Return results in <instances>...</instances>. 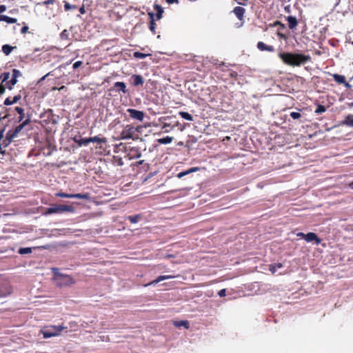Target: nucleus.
<instances>
[{
  "instance_id": "f257e3e1",
  "label": "nucleus",
  "mask_w": 353,
  "mask_h": 353,
  "mask_svg": "<svg viewBox=\"0 0 353 353\" xmlns=\"http://www.w3.org/2000/svg\"><path fill=\"white\" fill-rule=\"evenodd\" d=\"M279 57L288 65L292 67H299L311 61L309 54L292 52H279Z\"/></svg>"
},
{
  "instance_id": "f03ea898",
  "label": "nucleus",
  "mask_w": 353,
  "mask_h": 353,
  "mask_svg": "<svg viewBox=\"0 0 353 353\" xmlns=\"http://www.w3.org/2000/svg\"><path fill=\"white\" fill-rule=\"evenodd\" d=\"M68 327L63 325H49L43 327L41 332L44 339L57 336L61 334V332L67 330Z\"/></svg>"
},
{
  "instance_id": "7ed1b4c3",
  "label": "nucleus",
  "mask_w": 353,
  "mask_h": 353,
  "mask_svg": "<svg viewBox=\"0 0 353 353\" xmlns=\"http://www.w3.org/2000/svg\"><path fill=\"white\" fill-rule=\"evenodd\" d=\"M137 129L132 126V125H125L121 133V139H132L135 140L138 139Z\"/></svg>"
},
{
  "instance_id": "20e7f679",
  "label": "nucleus",
  "mask_w": 353,
  "mask_h": 353,
  "mask_svg": "<svg viewBox=\"0 0 353 353\" xmlns=\"http://www.w3.org/2000/svg\"><path fill=\"white\" fill-rule=\"evenodd\" d=\"M74 208L69 205H59L53 207L48 208L46 210L45 214H51L54 213H61L63 212H73Z\"/></svg>"
},
{
  "instance_id": "39448f33",
  "label": "nucleus",
  "mask_w": 353,
  "mask_h": 353,
  "mask_svg": "<svg viewBox=\"0 0 353 353\" xmlns=\"http://www.w3.org/2000/svg\"><path fill=\"white\" fill-rule=\"evenodd\" d=\"M57 285L59 287L68 286L74 283L72 277L69 275L59 274L55 278Z\"/></svg>"
},
{
  "instance_id": "423d86ee",
  "label": "nucleus",
  "mask_w": 353,
  "mask_h": 353,
  "mask_svg": "<svg viewBox=\"0 0 353 353\" xmlns=\"http://www.w3.org/2000/svg\"><path fill=\"white\" fill-rule=\"evenodd\" d=\"M129 113V116L132 119H136L139 121H142L144 119V112L135 109L129 108L127 110Z\"/></svg>"
},
{
  "instance_id": "0eeeda50",
  "label": "nucleus",
  "mask_w": 353,
  "mask_h": 353,
  "mask_svg": "<svg viewBox=\"0 0 353 353\" xmlns=\"http://www.w3.org/2000/svg\"><path fill=\"white\" fill-rule=\"evenodd\" d=\"M11 292L10 285L6 281H0V298L6 296L11 294Z\"/></svg>"
},
{
  "instance_id": "6e6552de",
  "label": "nucleus",
  "mask_w": 353,
  "mask_h": 353,
  "mask_svg": "<svg viewBox=\"0 0 353 353\" xmlns=\"http://www.w3.org/2000/svg\"><path fill=\"white\" fill-rule=\"evenodd\" d=\"M57 196L61 197V198H75V199H86L88 196L86 194H67L63 192H59L56 194Z\"/></svg>"
},
{
  "instance_id": "1a4fd4ad",
  "label": "nucleus",
  "mask_w": 353,
  "mask_h": 353,
  "mask_svg": "<svg viewBox=\"0 0 353 353\" xmlns=\"http://www.w3.org/2000/svg\"><path fill=\"white\" fill-rule=\"evenodd\" d=\"M178 277V276H174V275H161V276H159L155 280L148 283V284H145L144 286L145 287H147V286H149V285H156L158 283L162 281H164V280H166V279H174V278H176Z\"/></svg>"
},
{
  "instance_id": "9d476101",
  "label": "nucleus",
  "mask_w": 353,
  "mask_h": 353,
  "mask_svg": "<svg viewBox=\"0 0 353 353\" xmlns=\"http://www.w3.org/2000/svg\"><path fill=\"white\" fill-rule=\"evenodd\" d=\"M130 80L132 81V84L136 87L142 86L144 83L143 78L140 74H132Z\"/></svg>"
},
{
  "instance_id": "9b49d317",
  "label": "nucleus",
  "mask_w": 353,
  "mask_h": 353,
  "mask_svg": "<svg viewBox=\"0 0 353 353\" xmlns=\"http://www.w3.org/2000/svg\"><path fill=\"white\" fill-rule=\"evenodd\" d=\"M307 242L314 241L316 245H319L321 243V239L314 232H308L305 234V239Z\"/></svg>"
},
{
  "instance_id": "f8f14e48",
  "label": "nucleus",
  "mask_w": 353,
  "mask_h": 353,
  "mask_svg": "<svg viewBox=\"0 0 353 353\" xmlns=\"http://www.w3.org/2000/svg\"><path fill=\"white\" fill-rule=\"evenodd\" d=\"M235 16L239 19L242 21L244 17V14L245 12V10L243 7L237 6L235 7L232 11Z\"/></svg>"
},
{
  "instance_id": "ddd939ff",
  "label": "nucleus",
  "mask_w": 353,
  "mask_h": 353,
  "mask_svg": "<svg viewBox=\"0 0 353 353\" xmlns=\"http://www.w3.org/2000/svg\"><path fill=\"white\" fill-rule=\"evenodd\" d=\"M257 48L261 51L274 52V48L272 46L265 44L262 41L257 43Z\"/></svg>"
},
{
  "instance_id": "4468645a",
  "label": "nucleus",
  "mask_w": 353,
  "mask_h": 353,
  "mask_svg": "<svg viewBox=\"0 0 353 353\" xmlns=\"http://www.w3.org/2000/svg\"><path fill=\"white\" fill-rule=\"evenodd\" d=\"M148 16L150 17V26L149 28L150 30L152 32L153 34H156V23H155V19H154V14L152 12H149Z\"/></svg>"
},
{
  "instance_id": "2eb2a0df",
  "label": "nucleus",
  "mask_w": 353,
  "mask_h": 353,
  "mask_svg": "<svg viewBox=\"0 0 353 353\" xmlns=\"http://www.w3.org/2000/svg\"><path fill=\"white\" fill-rule=\"evenodd\" d=\"M334 80L339 84H345L346 87H349L350 85L346 82L345 77L338 74H333Z\"/></svg>"
},
{
  "instance_id": "dca6fc26",
  "label": "nucleus",
  "mask_w": 353,
  "mask_h": 353,
  "mask_svg": "<svg viewBox=\"0 0 353 353\" xmlns=\"http://www.w3.org/2000/svg\"><path fill=\"white\" fill-rule=\"evenodd\" d=\"M154 9L157 11L156 14H154V19L156 20H159L162 18L163 13V8L158 4L154 5Z\"/></svg>"
},
{
  "instance_id": "f3484780",
  "label": "nucleus",
  "mask_w": 353,
  "mask_h": 353,
  "mask_svg": "<svg viewBox=\"0 0 353 353\" xmlns=\"http://www.w3.org/2000/svg\"><path fill=\"white\" fill-rule=\"evenodd\" d=\"M287 21L288 22V27L290 29L295 28L298 24L297 19L296 17L292 16H288L287 17Z\"/></svg>"
},
{
  "instance_id": "a211bd4d",
  "label": "nucleus",
  "mask_w": 353,
  "mask_h": 353,
  "mask_svg": "<svg viewBox=\"0 0 353 353\" xmlns=\"http://www.w3.org/2000/svg\"><path fill=\"white\" fill-rule=\"evenodd\" d=\"M199 170V167H194V168H191L185 171H183V172H181L177 174V177L179 179H181L182 178L183 176L187 175V174H189L190 173H192V172H194L196 171H198Z\"/></svg>"
},
{
  "instance_id": "6ab92c4d",
  "label": "nucleus",
  "mask_w": 353,
  "mask_h": 353,
  "mask_svg": "<svg viewBox=\"0 0 353 353\" xmlns=\"http://www.w3.org/2000/svg\"><path fill=\"white\" fill-rule=\"evenodd\" d=\"M114 88H117L118 91H121L123 93H127L128 90L126 89V85L123 82H116L114 85Z\"/></svg>"
},
{
  "instance_id": "aec40b11",
  "label": "nucleus",
  "mask_w": 353,
  "mask_h": 353,
  "mask_svg": "<svg viewBox=\"0 0 353 353\" xmlns=\"http://www.w3.org/2000/svg\"><path fill=\"white\" fill-rule=\"evenodd\" d=\"M30 122V119H27L25 121H22L21 124L17 125L13 130L18 135L19 132L23 130V128L28 125Z\"/></svg>"
},
{
  "instance_id": "412c9836",
  "label": "nucleus",
  "mask_w": 353,
  "mask_h": 353,
  "mask_svg": "<svg viewBox=\"0 0 353 353\" xmlns=\"http://www.w3.org/2000/svg\"><path fill=\"white\" fill-rule=\"evenodd\" d=\"M74 141L75 143L78 144L79 146L81 145H87L88 143H90V139L89 138H74Z\"/></svg>"
},
{
  "instance_id": "4be33fe9",
  "label": "nucleus",
  "mask_w": 353,
  "mask_h": 353,
  "mask_svg": "<svg viewBox=\"0 0 353 353\" xmlns=\"http://www.w3.org/2000/svg\"><path fill=\"white\" fill-rule=\"evenodd\" d=\"M125 219L130 221L131 223H136L141 219V215L136 214L134 216H128Z\"/></svg>"
},
{
  "instance_id": "5701e85b",
  "label": "nucleus",
  "mask_w": 353,
  "mask_h": 353,
  "mask_svg": "<svg viewBox=\"0 0 353 353\" xmlns=\"http://www.w3.org/2000/svg\"><path fill=\"white\" fill-rule=\"evenodd\" d=\"M89 139H90V143L96 142L97 143H106L107 142V140L105 138H100L98 136H95L94 137H90Z\"/></svg>"
},
{
  "instance_id": "b1692460",
  "label": "nucleus",
  "mask_w": 353,
  "mask_h": 353,
  "mask_svg": "<svg viewBox=\"0 0 353 353\" xmlns=\"http://www.w3.org/2000/svg\"><path fill=\"white\" fill-rule=\"evenodd\" d=\"M14 49V47L8 45V44H6V45H3L2 46V52L6 54V55H9L12 50Z\"/></svg>"
},
{
  "instance_id": "393cba45",
  "label": "nucleus",
  "mask_w": 353,
  "mask_h": 353,
  "mask_svg": "<svg viewBox=\"0 0 353 353\" xmlns=\"http://www.w3.org/2000/svg\"><path fill=\"white\" fill-rule=\"evenodd\" d=\"M173 140V138L171 137H165L161 139H159L157 140L159 143L161 144H169Z\"/></svg>"
},
{
  "instance_id": "a878e982",
  "label": "nucleus",
  "mask_w": 353,
  "mask_h": 353,
  "mask_svg": "<svg viewBox=\"0 0 353 353\" xmlns=\"http://www.w3.org/2000/svg\"><path fill=\"white\" fill-rule=\"evenodd\" d=\"M179 114L184 119L187 121H193V117L187 112H179Z\"/></svg>"
},
{
  "instance_id": "bb28decb",
  "label": "nucleus",
  "mask_w": 353,
  "mask_h": 353,
  "mask_svg": "<svg viewBox=\"0 0 353 353\" xmlns=\"http://www.w3.org/2000/svg\"><path fill=\"white\" fill-rule=\"evenodd\" d=\"M15 110L19 114V121H22L24 118V110L21 107H16Z\"/></svg>"
},
{
  "instance_id": "cd10ccee",
  "label": "nucleus",
  "mask_w": 353,
  "mask_h": 353,
  "mask_svg": "<svg viewBox=\"0 0 353 353\" xmlns=\"http://www.w3.org/2000/svg\"><path fill=\"white\" fill-rule=\"evenodd\" d=\"M343 123L348 126H353V115H347Z\"/></svg>"
},
{
  "instance_id": "c85d7f7f",
  "label": "nucleus",
  "mask_w": 353,
  "mask_h": 353,
  "mask_svg": "<svg viewBox=\"0 0 353 353\" xmlns=\"http://www.w3.org/2000/svg\"><path fill=\"white\" fill-rule=\"evenodd\" d=\"M17 136L18 135L15 133V132L13 130H10L7 132L6 137H7L8 139H10L12 141V140Z\"/></svg>"
},
{
  "instance_id": "c756f323",
  "label": "nucleus",
  "mask_w": 353,
  "mask_h": 353,
  "mask_svg": "<svg viewBox=\"0 0 353 353\" xmlns=\"http://www.w3.org/2000/svg\"><path fill=\"white\" fill-rule=\"evenodd\" d=\"M174 325L176 326V327H181V326H183L185 327L186 329H188L189 327H190V323L188 321H177V322H175L174 323Z\"/></svg>"
},
{
  "instance_id": "7c9ffc66",
  "label": "nucleus",
  "mask_w": 353,
  "mask_h": 353,
  "mask_svg": "<svg viewBox=\"0 0 353 353\" xmlns=\"http://www.w3.org/2000/svg\"><path fill=\"white\" fill-rule=\"evenodd\" d=\"M18 253L20 254H27L32 253L31 248H21L18 250Z\"/></svg>"
},
{
  "instance_id": "2f4dec72",
  "label": "nucleus",
  "mask_w": 353,
  "mask_h": 353,
  "mask_svg": "<svg viewBox=\"0 0 353 353\" xmlns=\"http://www.w3.org/2000/svg\"><path fill=\"white\" fill-rule=\"evenodd\" d=\"M282 267V264L279 263H275L274 265H270V271L274 274V272H276V270L278 268H281Z\"/></svg>"
},
{
  "instance_id": "473e14b6",
  "label": "nucleus",
  "mask_w": 353,
  "mask_h": 353,
  "mask_svg": "<svg viewBox=\"0 0 353 353\" xmlns=\"http://www.w3.org/2000/svg\"><path fill=\"white\" fill-rule=\"evenodd\" d=\"M8 23H14L17 21V19L15 18L10 17L8 16L4 15L3 17V21Z\"/></svg>"
},
{
  "instance_id": "72a5a7b5",
  "label": "nucleus",
  "mask_w": 353,
  "mask_h": 353,
  "mask_svg": "<svg viewBox=\"0 0 353 353\" xmlns=\"http://www.w3.org/2000/svg\"><path fill=\"white\" fill-rule=\"evenodd\" d=\"M17 79L12 77V79L6 83L7 88L9 90H12V86L14 85L17 83Z\"/></svg>"
},
{
  "instance_id": "f704fd0d",
  "label": "nucleus",
  "mask_w": 353,
  "mask_h": 353,
  "mask_svg": "<svg viewBox=\"0 0 353 353\" xmlns=\"http://www.w3.org/2000/svg\"><path fill=\"white\" fill-rule=\"evenodd\" d=\"M290 116L294 120H299L302 118V115L298 112H292Z\"/></svg>"
},
{
  "instance_id": "c9c22d12",
  "label": "nucleus",
  "mask_w": 353,
  "mask_h": 353,
  "mask_svg": "<svg viewBox=\"0 0 353 353\" xmlns=\"http://www.w3.org/2000/svg\"><path fill=\"white\" fill-rule=\"evenodd\" d=\"M77 6L75 5H71L68 1H64V9L65 11L72 10V9H77Z\"/></svg>"
},
{
  "instance_id": "e433bc0d",
  "label": "nucleus",
  "mask_w": 353,
  "mask_h": 353,
  "mask_svg": "<svg viewBox=\"0 0 353 353\" xmlns=\"http://www.w3.org/2000/svg\"><path fill=\"white\" fill-rule=\"evenodd\" d=\"M148 55L149 54H144L140 52H135L133 54L134 57L137 59H145Z\"/></svg>"
},
{
  "instance_id": "4c0bfd02",
  "label": "nucleus",
  "mask_w": 353,
  "mask_h": 353,
  "mask_svg": "<svg viewBox=\"0 0 353 353\" xmlns=\"http://www.w3.org/2000/svg\"><path fill=\"white\" fill-rule=\"evenodd\" d=\"M325 110H326L325 107L323 105L319 104V105H318V106L315 110V113L321 114V113L325 112Z\"/></svg>"
},
{
  "instance_id": "58836bf2",
  "label": "nucleus",
  "mask_w": 353,
  "mask_h": 353,
  "mask_svg": "<svg viewBox=\"0 0 353 353\" xmlns=\"http://www.w3.org/2000/svg\"><path fill=\"white\" fill-rule=\"evenodd\" d=\"M60 37L62 40L68 39L69 37V32L67 30H64L61 32L60 34Z\"/></svg>"
},
{
  "instance_id": "ea45409f",
  "label": "nucleus",
  "mask_w": 353,
  "mask_h": 353,
  "mask_svg": "<svg viewBox=\"0 0 353 353\" xmlns=\"http://www.w3.org/2000/svg\"><path fill=\"white\" fill-rule=\"evenodd\" d=\"M130 152L132 153V155H134L136 157H140L141 153L139 152V150L136 148H132L130 150Z\"/></svg>"
},
{
  "instance_id": "a19ab883",
  "label": "nucleus",
  "mask_w": 353,
  "mask_h": 353,
  "mask_svg": "<svg viewBox=\"0 0 353 353\" xmlns=\"http://www.w3.org/2000/svg\"><path fill=\"white\" fill-rule=\"evenodd\" d=\"M11 142H12V141H11V140L8 139V138H7V137H5V139H4L3 140V141H2V145H3L4 148H6V147H8V146L10 144V143H11Z\"/></svg>"
},
{
  "instance_id": "79ce46f5",
  "label": "nucleus",
  "mask_w": 353,
  "mask_h": 353,
  "mask_svg": "<svg viewBox=\"0 0 353 353\" xmlns=\"http://www.w3.org/2000/svg\"><path fill=\"white\" fill-rule=\"evenodd\" d=\"M21 75V72L17 70V69H14L12 70V77L15 78V79H17L18 77H19Z\"/></svg>"
},
{
  "instance_id": "37998d69",
  "label": "nucleus",
  "mask_w": 353,
  "mask_h": 353,
  "mask_svg": "<svg viewBox=\"0 0 353 353\" xmlns=\"http://www.w3.org/2000/svg\"><path fill=\"white\" fill-rule=\"evenodd\" d=\"M83 64V62L81 61H76L74 64H73V69H77L79 67H80L81 65Z\"/></svg>"
},
{
  "instance_id": "c03bdc74",
  "label": "nucleus",
  "mask_w": 353,
  "mask_h": 353,
  "mask_svg": "<svg viewBox=\"0 0 353 353\" xmlns=\"http://www.w3.org/2000/svg\"><path fill=\"white\" fill-rule=\"evenodd\" d=\"M3 103L5 105H10L14 104L12 100H11L10 97L6 98Z\"/></svg>"
},
{
  "instance_id": "a18cd8bd",
  "label": "nucleus",
  "mask_w": 353,
  "mask_h": 353,
  "mask_svg": "<svg viewBox=\"0 0 353 353\" xmlns=\"http://www.w3.org/2000/svg\"><path fill=\"white\" fill-rule=\"evenodd\" d=\"M28 29H29V28L28 26H26V25L23 26L21 29V33L23 34L27 33L28 31Z\"/></svg>"
},
{
  "instance_id": "49530a36",
  "label": "nucleus",
  "mask_w": 353,
  "mask_h": 353,
  "mask_svg": "<svg viewBox=\"0 0 353 353\" xmlns=\"http://www.w3.org/2000/svg\"><path fill=\"white\" fill-rule=\"evenodd\" d=\"M21 94H17V95H16V96H14V97H13V99H12V102H13L14 103H15L18 102V101L21 99Z\"/></svg>"
},
{
  "instance_id": "de8ad7c7",
  "label": "nucleus",
  "mask_w": 353,
  "mask_h": 353,
  "mask_svg": "<svg viewBox=\"0 0 353 353\" xmlns=\"http://www.w3.org/2000/svg\"><path fill=\"white\" fill-rule=\"evenodd\" d=\"M225 292H226L225 289H222L219 291L218 294L220 297H223L225 296Z\"/></svg>"
},
{
  "instance_id": "09e8293b",
  "label": "nucleus",
  "mask_w": 353,
  "mask_h": 353,
  "mask_svg": "<svg viewBox=\"0 0 353 353\" xmlns=\"http://www.w3.org/2000/svg\"><path fill=\"white\" fill-rule=\"evenodd\" d=\"M55 2V0H46L43 2L44 5H50L53 4Z\"/></svg>"
},
{
  "instance_id": "8fccbe9b",
  "label": "nucleus",
  "mask_w": 353,
  "mask_h": 353,
  "mask_svg": "<svg viewBox=\"0 0 353 353\" xmlns=\"http://www.w3.org/2000/svg\"><path fill=\"white\" fill-rule=\"evenodd\" d=\"M305 234H304L303 232H299V233L296 234V236L298 237H301V238H302L303 239H305Z\"/></svg>"
},
{
  "instance_id": "3c124183",
  "label": "nucleus",
  "mask_w": 353,
  "mask_h": 353,
  "mask_svg": "<svg viewBox=\"0 0 353 353\" xmlns=\"http://www.w3.org/2000/svg\"><path fill=\"white\" fill-rule=\"evenodd\" d=\"M165 1L168 3H169V4L178 3H179V0H165Z\"/></svg>"
},
{
  "instance_id": "603ef678",
  "label": "nucleus",
  "mask_w": 353,
  "mask_h": 353,
  "mask_svg": "<svg viewBox=\"0 0 353 353\" xmlns=\"http://www.w3.org/2000/svg\"><path fill=\"white\" fill-rule=\"evenodd\" d=\"M79 12L81 14H83L85 13V7L83 5L81 8H79Z\"/></svg>"
},
{
  "instance_id": "864d4df0",
  "label": "nucleus",
  "mask_w": 353,
  "mask_h": 353,
  "mask_svg": "<svg viewBox=\"0 0 353 353\" xmlns=\"http://www.w3.org/2000/svg\"><path fill=\"white\" fill-rule=\"evenodd\" d=\"M9 76H10L9 73H4L3 74V82L6 81L8 79Z\"/></svg>"
},
{
  "instance_id": "5fc2aeb1",
  "label": "nucleus",
  "mask_w": 353,
  "mask_h": 353,
  "mask_svg": "<svg viewBox=\"0 0 353 353\" xmlns=\"http://www.w3.org/2000/svg\"><path fill=\"white\" fill-rule=\"evenodd\" d=\"M6 10V6L5 5H0V13H2Z\"/></svg>"
},
{
  "instance_id": "6e6d98bb",
  "label": "nucleus",
  "mask_w": 353,
  "mask_h": 353,
  "mask_svg": "<svg viewBox=\"0 0 353 353\" xmlns=\"http://www.w3.org/2000/svg\"><path fill=\"white\" fill-rule=\"evenodd\" d=\"M5 90H6L5 86L3 85L2 84H0V94H3L5 92Z\"/></svg>"
},
{
  "instance_id": "4d7b16f0",
  "label": "nucleus",
  "mask_w": 353,
  "mask_h": 353,
  "mask_svg": "<svg viewBox=\"0 0 353 353\" xmlns=\"http://www.w3.org/2000/svg\"><path fill=\"white\" fill-rule=\"evenodd\" d=\"M169 126H170L169 125H168V124L165 123V124L163 125V128H163V129H165V132H168V130H167V129H166V128H167V127H169Z\"/></svg>"
},
{
  "instance_id": "13d9d810",
  "label": "nucleus",
  "mask_w": 353,
  "mask_h": 353,
  "mask_svg": "<svg viewBox=\"0 0 353 353\" xmlns=\"http://www.w3.org/2000/svg\"><path fill=\"white\" fill-rule=\"evenodd\" d=\"M349 187L353 190V181L349 183Z\"/></svg>"
},
{
  "instance_id": "bf43d9fd",
  "label": "nucleus",
  "mask_w": 353,
  "mask_h": 353,
  "mask_svg": "<svg viewBox=\"0 0 353 353\" xmlns=\"http://www.w3.org/2000/svg\"><path fill=\"white\" fill-rule=\"evenodd\" d=\"M3 17H4V15H0V21H3Z\"/></svg>"
},
{
  "instance_id": "052dcab7",
  "label": "nucleus",
  "mask_w": 353,
  "mask_h": 353,
  "mask_svg": "<svg viewBox=\"0 0 353 353\" xmlns=\"http://www.w3.org/2000/svg\"><path fill=\"white\" fill-rule=\"evenodd\" d=\"M277 24H281V23L279 21H276V22H275L274 26H276Z\"/></svg>"
},
{
  "instance_id": "680f3d73",
  "label": "nucleus",
  "mask_w": 353,
  "mask_h": 353,
  "mask_svg": "<svg viewBox=\"0 0 353 353\" xmlns=\"http://www.w3.org/2000/svg\"><path fill=\"white\" fill-rule=\"evenodd\" d=\"M172 256H172V254H168V255L167 256V257H168V258H171V257H172Z\"/></svg>"
},
{
  "instance_id": "e2e57ef3",
  "label": "nucleus",
  "mask_w": 353,
  "mask_h": 353,
  "mask_svg": "<svg viewBox=\"0 0 353 353\" xmlns=\"http://www.w3.org/2000/svg\"><path fill=\"white\" fill-rule=\"evenodd\" d=\"M143 161H138L137 163H138L139 164H141V163H143Z\"/></svg>"
},
{
  "instance_id": "0e129e2a",
  "label": "nucleus",
  "mask_w": 353,
  "mask_h": 353,
  "mask_svg": "<svg viewBox=\"0 0 353 353\" xmlns=\"http://www.w3.org/2000/svg\"><path fill=\"white\" fill-rule=\"evenodd\" d=\"M352 43L353 44V41L352 42Z\"/></svg>"
}]
</instances>
